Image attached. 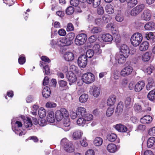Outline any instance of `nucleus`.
<instances>
[{
	"label": "nucleus",
	"instance_id": "nucleus-37",
	"mask_svg": "<svg viewBox=\"0 0 155 155\" xmlns=\"http://www.w3.org/2000/svg\"><path fill=\"white\" fill-rule=\"evenodd\" d=\"M108 28L110 29L112 31L113 34H116L117 32V29L114 25L111 23H109L106 26Z\"/></svg>",
	"mask_w": 155,
	"mask_h": 155
},
{
	"label": "nucleus",
	"instance_id": "nucleus-25",
	"mask_svg": "<svg viewBox=\"0 0 155 155\" xmlns=\"http://www.w3.org/2000/svg\"><path fill=\"white\" fill-rule=\"evenodd\" d=\"M47 120L48 122L50 123H53L55 121L54 113L53 111H51L49 113L47 116Z\"/></svg>",
	"mask_w": 155,
	"mask_h": 155
},
{
	"label": "nucleus",
	"instance_id": "nucleus-33",
	"mask_svg": "<svg viewBox=\"0 0 155 155\" xmlns=\"http://www.w3.org/2000/svg\"><path fill=\"white\" fill-rule=\"evenodd\" d=\"M83 133L80 130L75 131L73 134L72 137L75 140L78 139L80 138Z\"/></svg>",
	"mask_w": 155,
	"mask_h": 155
},
{
	"label": "nucleus",
	"instance_id": "nucleus-21",
	"mask_svg": "<svg viewBox=\"0 0 155 155\" xmlns=\"http://www.w3.org/2000/svg\"><path fill=\"white\" fill-rule=\"evenodd\" d=\"M142 10H126L125 12V15L127 16L130 15L136 16L138 15Z\"/></svg>",
	"mask_w": 155,
	"mask_h": 155
},
{
	"label": "nucleus",
	"instance_id": "nucleus-56",
	"mask_svg": "<svg viewBox=\"0 0 155 155\" xmlns=\"http://www.w3.org/2000/svg\"><path fill=\"white\" fill-rule=\"evenodd\" d=\"M102 30L101 28L97 27H94L91 30V32L93 33H98L101 31Z\"/></svg>",
	"mask_w": 155,
	"mask_h": 155
},
{
	"label": "nucleus",
	"instance_id": "nucleus-38",
	"mask_svg": "<svg viewBox=\"0 0 155 155\" xmlns=\"http://www.w3.org/2000/svg\"><path fill=\"white\" fill-rule=\"evenodd\" d=\"M155 141V138L151 137L150 138L147 140V146L149 148H151L153 145Z\"/></svg>",
	"mask_w": 155,
	"mask_h": 155
},
{
	"label": "nucleus",
	"instance_id": "nucleus-43",
	"mask_svg": "<svg viewBox=\"0 0 155 155\" xmlns=\"http://www.w3.org/2000/svg\"><path fill=\"white\" fill-rule=\"evenodd\" d=\"M14 124V123H13V121H12V122H11L12 128L13 129V130L15 133L16 134H18V135L19 136H22V135H24L25 134V133L22 131L19 132V131H18V129H17V127H15L14 129L13 128Z\"/></svg>",
	"mask_w": 155,
	"mask_h": 155
},
{
	"label": "nucleus",
	"instance_id": "nucleus-6",
	"mask_svg": "<svg viewBox=\"0 0 155 155\" xmlns=\"http://www.w3.org/2000/svg\"><path fill=\"white\" fill-rule=\"evenodd\" d=\"M78 63L80 67L84 68L87 63V58L85 55H80L78 58Z\"/></svg>",
	"mask_w": 155,
	"mask_h": 155
},
{
	"label": "nucleus",
	"instance_id": "nucleus-50",
	"mask_svg": "<svg viewBox=\"0 0 155 155\" xmlns=\"http://www.w3.org/2000/svg\"><path fill=\"white\" fill-rule=\"evenodd\" d=\"M123 107L124 105L123 103L121 102H120L117 105L116 108L117 111L119 113L122 112L123 111Z\"/></svg>",
	"mask_w": 155,
	"mask_h": 155
},
{
	"label": "nucleus",
	"instance_id": "nucleus-54",
	"mask_svg": "<svg viewBox=\"0 0 155 155\" xmlns=\"http://www.w3.org/2000/svg\"><path fill=\"white\" fill-rule=\"evenodd\" d=\"M114 107H109L106 111V115L108 117H110L114 113Z\"/></svg>",
	"mask_w": 155,
	"mask_h": 155
},
{
	"label": "nucleus",
	"instance_id": "nucleus-8",
	"mask_svg": "<svg viewBox=\"0 0 155 155\" xmlns=\"http://www.w3.org/2000/svg\"><path fill=\"white\" fill-rule=\"evenodd\" d=\"M125 56V55L123 54H116L115 56V58L119 64H122L125 62L126 58L128 57Z\"/></svg>",
	"mask_w": 155,
	"mask_h": 155
},
{
	"label": "nucleus",
	"instance_id": "nucleus-59",
	"mask_svg": "<svg viewBox=\"0 0 155 155\" xmlns=\"http://www.w3.org/2000/svg\"><path fill=\"white\" fill-rule=\"evenodd\" d=\"M74 27L72 24L71 23H69L68 24L66 30L67 31H71L74 30Z\"/></svg>",
	"mask_w": 155,
	"mask_h": 155
},
{
	"label": "nucleus",
	"instance_id": "nucleus-1",
	"mask_svg": "<svg viewBox=\"0 0 155 155\" xmlns=\"http://www.w3.org/2000/svg\"><path fill=\"white\" fill-rule=\"evenodd\" d=\"M142 39L143 36L141 33L138 32L135 33L131 38V43L133 46L137 47L140 43Z\"/></svg>",
	"mask_w": 155,
	"mask_h": 155
},
{
	"label": "nucleus",
	"instance_id": "nucleus-40",
	"mask_svg": "<svg viewBox=\"0 0 155 155\" xmlns=\"http://www.w3.org/2000/svg\"><path fill=\"white\" fill-rule=\"evenodd\" d=\"M118 11V13L115 17V19L117 21L121 22L123 20L124 18L123 16L121 14V11Z\"/></svg>",
	"mask_w": 155,
	"mask_h": 155
},
{
	"label": "nucleus",
	"instance_id": "nucleus-11",
	"mask_svg": "<svg viewBox=\"0 0 155 155\" xmlns=\"http://www.w3.org/2000/svg\"><path fill=\"white\" fill-rule=\"evenodd\" d=\"M57 45L59 46H64L70 45V42L65 38H61L57 40Z\"/></svg>",
	"mask_w": 155,
	"mask_h": 155
},
{
	"label": "nucleus",
	"instance_id": "nucleus-29",
	"mask_svg": "<svg viewBox=\"0 0 155 155\" xmlns=\"http://www.w3.org/2000/svg\"><path fill=\"white\" fill-rule=\"evenodd\" d=\"M24 125L25 127L28 128L31 127L32 125V122L31 119L29 117H26L24 120Z\"/></svg>",
	"mask_w": 155,
	"mask_h": 155
},
{
	"label": "nucleus",
	"instance_id": "nucleus-48",
	"mask_svg": "<svg viewBox=\"0 0 155 155\" xmlns=\"http://www.w3.org/2000/svg\"><path fill=\"white\" fill-rule=\"evenodd\" d=\"M134 110L137 112H141L142 110V107L139 103L135 104L134 107Z\"/></svg>",
	"mask_w": 155,
	"mask_h": 155
},
{
	"label": "nucleus",
	"instance_id": "nucleus-12",
	"mask_svg": "<svg viewBox=\"0 0 155 155\" xmlns=\"http://www.w3.org/2000/svg\"><path fill=\"white\" fill-rule=\"evenodd\" d=\"M119 148V147L114 144L111 143L108 144L107 147V149L110 153H114L117 151Z\"/></svg>",
	"mask_w": 155,
	"mask_h": 155
},
{
	"label": "nucleus",
	"instance_id": "nucleus-39",
	"mask_svg": "<svg viewBox=\"0 0 155 155\" xmlns=\"http://www.w3.org/2000/svg\"><path fill=\"white\" fill-rule=\"evenodd\" d=\"M88 98V95L86 94H84L80 97L79 100L81 102L84 103L87 101Z\"/></svg>",
	"mask_w": 155,
	"mask_h": 155
},
{
	"label": "nucleus",
	"instance_id": "nucleus-4",
	"mask_svg": "<svg viewBox=\"0 0 155 155\" xmlns=\"http://www.w3.org/2000/svg\"><path fill=\"white\" fill-rule=\"evenodd\" d=\"M87 36L85 33H81L78 34L76 36L75 40V44L77 45H84L86 42Z\"/></svg>",
	"mask_w": 155,
	"mask_h": 155
},
{
	"label": "nucleus",
	"instance_id": "nucleus-47",
	"mask_svg": "<svg viewBox=\"0 0 155 155\" xmlns=\"http://www.w3.org/2000/svg\"><path fill=\"white\" fill-rule=\"evenodd\" d=\"M77 123L79 125L83 126L86 123V121L84 118L80 117L77 120Z\"/></svg>",
	"mask_w": 155,
	"mask_h": 155
},
{
	"label": "nucleus",
	"instance_id": "nucleus-10",
	"mask_svg": "<svg viewBox=\"0 0 155 155\" xmlns=\"http://www.w3.org/2000/svg\"><path fill=\"white\" fill-rule=\"evenodd\" d=\"M133 70V68L130 66L125 67L121 71L120 74L123 77L127 76L130 75Z\"/></svg>",
	"mask_w": 155,
	"mask_h": 155
},
{
	"label": "nucleus",
	"instance_id": "nucleus-22",
	"mask_svg": "<svg viewBox=\"0 0 155 155\" xmlns=\"http://www.w3.org/2000/svg\"><path fill=\"white\" fill-rule=\"evenodd\" d=\"M65 120L63 122V125L64 127L63 129L65 131H68L70 129V122L69 120L68 119V117L64 119Z\"/></svg>",
	"mask_w": 155,
	"mask_h": 155
},
{
	"label": "nucleus",
	"instance_id": "nucleus-13",
	"mask_svg": "<svg viewBox=\"0 0 155 155\" xmlns=\"http://www.w3.org/2000/svg\"><path fill=\"white\" fill-rule=\"evenodd\" d=\"M153 120V118L150 115H146L140 119V122L144 124H149Z\"/></svg>",
	"mask_w": 155,
	"mask_h": 155
},
{
	"label": "nucleus",
	"instance_id": "nucleus-19",
	"mask_svg": "<svg viewBox=\"0 0 155 155\" xmlns=\"http://www.w3.org/2000/svg\"><path fill=\"white\" fill-rule=\"evenodd\" d=\"M101 38L104 41L110 42L113 40V38L111 35L109 33H107L102 35Z\"/></svg>",
	"mask_w": 155,
	"mask_h": 155
},
{
	"label": "nucleus",
	"instance_id": "nucleus-57",
	"mask_svg": "<svg viewBox=\"0 0 155 155\" xmlns=\"http://www.w3.org/2000/svg\"><path fill=\"white\" fill-rule=\"evenodd\" d=\"M86 121L92 120L93 119V116L92 114H86L85 116L84 117Z\"/></svg>",
	"mask_w": 155,
	"mask_h": 155
},
{
	"label": "nucleus",
	"instance_id": "nucleus-26",
	"mask_svg": "<svg viewBox=\"0 0 155 155\" xmlns=\"http://www.w3.org/2000/svg\"><path fill=\"white\" fill-rule=\"evenodd\" d=\"M116 100V97L114 95H111L107 100V104L108 106H112L114 105Z\"/></svg>",
	"mask_w": 155,
	"mask_h": 155
},
{
	"label": "nucleus",
	"instance_id": "nucleus-9",
	"mask_svg": "<svg viewBox=\"0 0 155 155\" xmlns=\"http://www.w3.org/2000/svg\"><path fill=\"white\" fill-rule=\"evenodd\" d=\"M90 92L94 97H97L99 96L100 93V88L95 85H93L91 88Z\"/></svg>",
	"mask_w": 155,
	"mask_h": 155
},
{
	"label": "nucleus",
	"instance_id": "nucleus-28",
	"mask_svg": "<svg viewBox=\"0 0 155 155\" xmlns=\"http://www.w3.org/2000/svg\"><path fill=\"white\" fill-rule=\"evenodd\" d=\"M100 46L99 44H95L93 47L92 50L96 54H99L101 53V50L100 49Z\"/></svg>",
	"mask_w": 155,
	"mask_h": 155
},
{
	"label": "nucleus",
	"instance_id": "nucleus-7",
	"mask_svg": "<svg viewBox=\"0 0 155 155\" xmlns=\"http://www.w3.org/2000/svg\"><path fill=\"white\" fill-rule=\"evenodd\" d=\"M120 52L121 54L128 57L130 54V49L129 47L126 44H123L119 47Z\"/></svg>",
	"mask_w": 155,
	"mask_h": 155
},
{
	"label": "nucleus",
	"instance_id": "nucleus-35",
	"mask_svg": "<svg viewBox=\"0 0 155 155\" xmlns=\"http://www.w3.org/2000/svg\"><path fill=\"white\" fill-rule=\"evenodd\" d=\"M148 99L151 101L155 100V89L150 91L147 95Z\"/></svg>",
	"mask_w": 155,
	"mask_h": 155
},
{
	"label": "nucleus",
	"instance_id": "nucleus-64",
	"mask_svg": "<svg viewBox=\"0 0 155 155\" xmlns=\"http://www.w3.org/2000/svg\"><path fill=\"white\" fill-rule=\"evenodd\" d=\"M149 134L150 135L155 136V127L150 129L149 130Z\"/></svg>",
	"mask_w": 155,
	"mask_h": 155
},
{
	"label": "nucleus",
	"instance_id": "nucleus-27",
	"mask_svg": "<svg viewBox=\"0 0 155 155\" xmlns=\"http://www.w3.org/2000/svg\"><path fill=\"white\" fill-rule=\"evenodd\" d=\"M149 47V43L147 41H143L140 45L139 49L142 51L147 50Z\"/></svg>",
	"mask_w": 155,
	"mask_h": 155
},
{
	"label": "nucleus",
	"instance_id": "nucleus-62",
	"mask_svg": "<svg viewBox=\"0 0 155 155\" xmlns=\"http://www.w3.org/2000/svg\"><path fill=\"white\" fill-rule=\"evenodd\" d=\"M4 2L5 3L9 6L12 5L15 2V0H4Z\"/></svg>",
	"mask_w": 155,
	"mask_h": 155
},
{
	"label": "nucleus",
	"instance_id": "nucleus-52",
	"mask_svg": "<svg viewBox=\"0 0 155 155\" xmlns=\"http://www.w3.org/2000/svg\"><path fill=\"white\" fill-rule=\"evenodd\" d=\"M12 121H13V123H14L13 126V128L14 129L15 127L17 128L18 129V128L21 127L22 126V124L21 121H16L15 123H14L13 120H12Z\"/></svg>",
	"mask_w": 155,
	"mask_h": 155
},
{
	"label": "nucleus",
	"instance_id": "nucleus-36",
	"mask_svg": "<svg viewBox=\"0 0 155 155\" xmlns=\"http://www.w3.org/2000/svg\"><path fill=\"white\" fill-rule=\"evenodd\" d=\"M117 137L116 135L114 133L108 134L107 136V138L109 141L110 142H114Z\"/></svg>",
	"mask_w": 155,
	"mask_h": 155
},
{
	"label": "nucleus",
	"instance_id": "nucleus-61",
	"mask_svg": "<svg viewBox=\"0 0 155 155\" xmlns=\"http://www.w3.org/2000/svg\"><path fill=\"white\" fill-rule=\"evenodd\" d=\"M79 2L78 0H71L70 4L71 5L76 7L79 5Z\"/></svg>",
	"mask_w": 155,
	"mask_h": 155
},
{
	"label": "nucleus",
	"instance_id": "nucleus-44",
	"mask_svg": "<svg viewBox=\"0 0 155 155\" xmlns=\"http://www.w3.org/2000/svg\"><path fill=\"white\" fill-rule=\"evenodd\" d=\"M113 34L114 35V39L115 42L117 44L120 43L121 41V39L120 35L118 34V31H117L116 33Z\"/></svg>",
	"mask_w": 155,
	"mask_h": 155
},
{
	"label": "nucleus",
	"instance_id": "nucleus-14",
	"mask_svg": "<svg viewBox=\"0 0 155 155\" xmlns=\"http://www.w3.org/2000/svg\"><path fill=\"white\" fill-rule=\"evenodd\" d=\"M66 76L67 79L70 82L69 84L70 85H71V83H74L77 80V78L74 74V72H68Z\"/></svg>",
	"mask_w": 155,
	"mask_h": 155
},
{
	"label": "nucleus",
	"instance_id": "nucleus-51",
	"mask_svg": "<svg viewBox=\"0 0 155 155\" xmlns=\"http://www.w3.org/2000/svg\"><path fill=\"white\" fill-rule=\"evenodd\" d=\"M94 54H95L94 52L92 50L89 49L87 51L86 56L87 58H91L93 56Z\"/></svg>",
	"mask_w": 155,
	"mask_h": 155
},
{
	"label": "nucleus",
	"instance_id": "nucleus-49",
	"mask_svg": "<svg viewBox=\"0 0 155 155\" xmlns=\"http://www.w3.org/2000/svg\"><path fill=\"white\" fill-rule=\"evenodd\" d=\"M26 61L24 55L22 54L21 55L18 59V62L20 64H23Z\"/></svg>",
	"mask_w": 155,
	"mask_h": 155
},
{
	"label": "nucleus",
	"instance_id": "nucleus-17",
	"mask_svg": "<svg viewBox=\"0 0 155 155\" xmlns=\"http://www.w3.org/2000/svg\"><path fill=\"white\" fill-rule=\"evenodd\" d=\"M145 86V83L143 81H140L135 85L134 90L136 92H139Z\"/></svg>",
	"mask_w": 155,
	"mask_h": 155
},
{
	"label": "nucleus",
	"instance_id": "nucleus-24",
	"mask_svg": "<svg viewBox=\"0 0 155 155\" xmlns=\"http://www.w3.org/2000/svg\"><path fill=\"white\" fill-rule=\"evenodd\" d=\"M152 55V54L150 52H146L142 56V61L145 62L148 61L150 59Z\"/></svg>",
	"mask_w": 155,
	"mask_h": 155
},
{
	"label": "nucleus",
	"instance_id": "nucleus-53",
	"mask_svg": "<svg viewBox=\"0 0 155 155\" xmlns=\"http://www.w3.org/2000/svg\"><path fill=\"white\" fill-rule=\"evenodd\" d=\"M57 106V104L51 101H48L46 104V107L48 108H54Z\"/></svg>",
	"mask_w": 155,
	"mask_h": 155
},
{
	"label": "nucleus",
	"instance_id": "nucleus-42",
	"mask_svg": "<svg viewBox=\"0 0 155 155\" xmlns=\"http://www.w3.org/2000/svg\"><path fill=\"white\" fill-rule=\"evenodd\" d=\"M38 114L41 118H43L46 116V112L43 107H41L38 110Z\"/></svg>",
	"mask_w": 155,
	"mask_h": 155
},
{
	"label": "nucleus",
	"instance_id": "nucleus-34",
	"mask_svg": "<svg viewBox=\"0 0 155 155\" xmlns=\"http://www.w3.org/2000/svg\"><path fill=\"white\" fill-rule=\"evenodd\" d=\"M75 36V34L73 32H70L66 35L65 38L68 41L70 42V45H71V42L74 38Z\"/></svg>",
	"mask_w": 155,
	"mask_h": 155
},
{
	"label": "nucleus",
	"instance_id": "nucleus-58",
	"mask_svg": "<svg viewBox=\"0 0 155 155\" xmlns=\"http://www.w3.org/2000/svg\"><path fill=\"white\" fill-rule=\"evenodd\" d=\"M153 34L152 32L147 33L145 34V37L148 40H150L153 38Z\"/></svg>",
	"mask_w": 155,
	"mask_h": 155
},
{
	"label": "nucleus",
	"instance_id": "nucleus-46",
	"mask_svg": "<svg viewBox=\"0 0 155 155\" xmlns=\"http://www.w3.org/2000/svg\"><path fill=\"white\" fill-rule=\"evenodd\" d=\"M125 105L127 108L130 107L132 106L131 102V98L128 97L126 98L125 101Z\"/></svg>",
	"mask_w": 155,
	"mask_h": 155
},
{
	"label": "nucleus",
	"instance_id": "nucleus-16",
	"mask_svg": "<svg viewBox=\"0 0 155 155\" xmlns=\"http://www.w3.org/2000/svg\"><path fill=\"white\" fill-rule=\"evenodd\" d=\"M142 19L146 21H148L150 19L151 15L149 10H143L141 15Z\"/></svg>",
	"mask_w": 155,
	"mask_h": 155
},
{
	"label": "nucleus",
	"instance_id": "nucleus-15",
	"mask_svg": "<svg viewBox=\"0 0 155 155\" xmlns=\"http://www.w3.org/2000/svg\"><path fill=\"white\" fill-rule=\"evenodd\" d=\"M148 84L146 86V89L147 90H151L153 87L155 86V81L153 78L149 77L147 79Z\"/></svg>",
	"mask_w": 155,
	"mask_h": 155
},
{
	"label": "nucleus",
	"instance_id": "nucleus-45",
	"mask_svg": "<svg viewBox=\"0 0 155 155\" xmlns=\"http://www.w3.org/2000/svg\"><path fill=\"white\" fill-rule=\"evenodd\" d=\"M41 60L43 61H41L40 66L44 65L45 64L44 61L47 62L48 63H49L51 62V61L49 58L45 56H42L41 57Z\"/></svg>",
	"mask_w": 155,
	"mask_h": 155
},
{
	"label": "nucleus",
	"instance_id": "nucleus-23",
	"mask_svg": "<svg viewBox=\"0 0 155 155\" xmlns=\"http://www.w3.org/2000/svg\"><path fill=\"white\" fill-rule=\"evenodd\" d=\"M51 94V91L50 88L47 86L45 87L43 89L42 95L45 98H48Z\"/></svg>",
	"mask_w": 155,
	"mask_h": 155
},
{
	"label": "nucleus",
	"instance_id": "nucleus-31",
	"mask_svg": "<svg viewBox=\"0 0 155 155\" xmlns=\"http://www.w3.org/2000/svg\"><path fill=\"white\" fill-rule=\"evenodd\" d=\"M103 142V139L99 137L95 138L94 141V143L96 146H100L102 144Z\"/></svg>",
	"mask_w": 155,
	"mask_h": 155
},
{
	"label": "nucleus",
	"instance_id": "nucleus-5",
	"mask_svg": "<svg viewBox=\"0 0 155 155\" xmlns=\"http://www.w3.org/2000/svg\"><path fill=\"white\" fill-rule=\"evenodd\" d=\"M83 81L87 84H90L95 80V76L94 74L90 72L84 74L82 76Z\"/></svg>",
	"mask_w": 155,
	"mask_h": 155
},
{
	"label": "nucleus",
	"instance_id": "nucleus-20",
	"mask_svg": "<svg viewBox=\"0 0 155 155\" xmlns=\"http://www.w3.org/2000/svg\"><path fill=\"white\" fill-rule=\"evenodd\" d=\"M115 128L119 132H125L127 131V127L123 125L120 124H116L115 126Z\"/></svg>",
	"mask_w": 155,
	"mask_h": 155
},
{
	"label": "nucleus",
	"instance_id": "nucleus-41",
	"mask_svg": "<svg viewBox=\"0 0 155 155\" xmlns=\"http://www.w3.org/2000/svg\"><path fill=\"white\" fill-rule=\"evenodd\" d=\"M137 3V0H130L127 2V6L129 8H132L134 7Z\"/></svg>",
	"mask_w": 155,
	"mask_h": 155
},
{
	"label": "nucleus",
	"instance_id": "nucleus-55",
	"mask_svg": "<svg viewBox=\"0 0 155 155\" xmlns=\"http://www.w3.org/2000/svg\"><path fill=\"white\" fill-rule=\"evenodd\" d=\"M154 69V68L153 66V65H150L145 69V71L147 72L148 74H150Z\"/></svg>",
	"mask_w": 155,
	"mask_h": 155
},
{
	"label": "nucleus",
	"instance_id": "nucleus-2",
	"mask_svg": "<svg viewBox=\"0 0 155 155\" xmlns=\"http://www.w3.org/2000/svg\"><path fill=\"white\" fill-rule=\"evenodd\" d=\"M68 114L67 110L64 108H61L60 110H57L55 112V118L58 121H59L63 118L68 117Z\"/></svg>",
	"mask_w": 155,
	"mask_h": 155
},
{
	"label": "nucleus",
	"instance_id": "nucleus-30",
	"mask_svg": "<svg viewBox=\"0 0 155 155\" xmlns=\"http://www.w3.org/2000/svg\"><path fill=\"white\" fill-rule=\"evenodd\" d=\"M77 112L79 116L81 115L82 117H84L87 113L86 109L83 107H79Z\"/></svg>",
	"mask_w": 155,
	"mask_h": 155
},
{
	"label": "nucleus",
	"instance_id": "nucleus-32",
	"mask_svg": "<svg viewBox=\"0 0 155 155\" xmlns=\"http://www.w3.org/2000/svg\"><path fill=\"white\" fill-rule=\"evenodd\" d=\"M155 26V23L152 21L147 23L144 26L145 30H152Z\"/></svg>",
	"mask_w": 155,
	"mask_h": 155
},
{
	"label": "nucleus",
	"instance_id": "nucleus-3",
	"mask_svg": "<svg viewBox=\"0 0 155 155\" xmlns=\"http://www.w3.org/2000/svg\"><path fill=\"white\" fill-rule=\"evenodd\" d=\"M61 144L66 151L69 153L74 151V148L73 144L71 142H69L66 138L63 139L61 140Z\"/></svg>",
	"mask_w": 155,
	"mask_h": 155
},
{
	"label": "nucleus",
	"instance_id": "nucleus-63",
	"mask_svg": "<svg viewBox=\"0 0 155 155\" xmlns=\"http://www.w3.org/2000/svg\"><path fill=\"white\" fill-rule=\"evenodd\" d=\"M81 144L82 146L83 147H86L88 145V144L86 142V140L85 138H84L83 139H81L80 141Z\"/></svg>",
	"mask_w": 155,
	"mask_h": 155
},
{
	"label": "nucleus",
	"instance_id": "nucleus-60",
	"mask_svg": "<svg viewBox=\"0 0 155 155\" xmlns=\"http://www.w3.org/2000/svg\"><path fill=\"white\" fill-rule=\"evenodd\" d=\"M58 84L60 87H63L67 85V83L65 81L61 80L59 81Z\"/></svg>",
	"mask_w": 155,
	"mask_h": 155
},
{
	"label": "nucleus",
	"instance_id": "nucleus-18",
	"mask_svg": "<svg viewBox=\"0 0 155 155\" xmlns=\"http://www.w3.org/2000/svg\"><path fill=\"white\" fill-rule=\"evenodd\" d=\"M65 60L68 61H72L74 58V54L71 52H67L64 54V56Z\"/></svg>",
	"mask_w": 155,
	"mask_h": 155
}]
</instances>
